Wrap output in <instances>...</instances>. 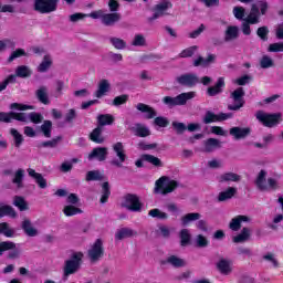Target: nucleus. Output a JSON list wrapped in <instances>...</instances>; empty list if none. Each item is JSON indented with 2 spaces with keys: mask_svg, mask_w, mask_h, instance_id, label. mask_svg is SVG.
<instances>
[{
  "mask_svg": "<svg viewBox=\"0 0 283 283\" xmlns=\"http://www.w3.org/2000/svg\"><path fill=\"white\" fill-rule=\"evenodd\" d=\"M118 21H120V13H104V15H102V23L106 25V28L116 25Z\"/></svg>",
  "mask_w": 283,
  "mask_h": 283,
  "instance_id": "24",
  "label": "nucleus"
},
{
  "mask_svg": "<svg viewBox=\"0 0 283 283\" xmlns=\"http://www.w3.org/2000/svg\"><path fill=\"white\" fill-rule=\"evenodd\" d=\"M202 218V214L200 212H190L181 217V224L182 227H187L190 222H196V220H199Z\"/></svg>",
  "mask_w": 283,
  "mask_h": 283,
  "instance_id": "40",
  "label": "nucleus"
},
{
  "mask_svg": "<svg viewBox=\"0 0 283 283\" xmlns=\"http://www.w3.org/2000/svg\"><path fill=\"white\" fill-rule=\"evenodd\" d=\"M255 185L259 191H269V186L266 185V170H260Z\"/></svg>",
  "mask_w": 283,
  "mask_h": 283,
  "instance_id": "29",
  "label": "nucleus"
},
{
  "mask_svg": "<svg viewBox=\"0 0 283 283\" xmlns=\"http://www.w3.org/2000/svg\"><path fill=\"white\" fill-rule=\"evenodd\" d=\"M178 181L170 180L169 177L163 176L155 182V193H161V196H167V193H174L178 189Z\"/></svg>",
  "mask_w": 283,
  "mask_h": 283,
  "instance_id": "3",
  "label": "nucleus"
},
{
  "mask_svg": "<svg viewBox=\"0 0 283 283\" xmlns=\"http://www.w3.org/2000/svg\"><path fill=\"white\" fill-rule=\"evenodd\" d=\"M6 251H11L8 254L9 260H17L21 256V251L17 250V243L12 241L0 242V256L3 255Z\"/></svg>",
  "mask_w": 283,
  "mask_h": 283,
  "instance_id": "13",
  "label": "nucleus"
},
{
  "mask_svg": "<svg viewBox=\"0 0 283 283\" xmlns=\"http://www.w3.org/2000/svg\"><path fill=\"white\" fill-rule=\"evenodd\" d=\"M197 51H198L197 45L189 46L179 53V57L180 59H190V56H193Z\"/></svg>",
  "mask_w": 283,
  "mask_h": 283,
  "instance_id": "55",
  "label": "nucleus"
},
{
  "mask_svg": "<svg viewBox=\"0 0 283 283\" xmlns=\"http://www.w3.org/2000/svg\"><path fill=\"white\" fill-rule=\"evenodd\" d=\"M127 101H129V95L122 94L113 99V105L114 107H120V105H126Z\"/></svg>",
  "mask_w": 283,
  "mask_h": 283,
  "instance_id": "57",
  "label": "nucleus"
},
{
  "mask_svg": "<svg viewBox=\"0 0 283 283\" xmlns=\"http://www.w3.org/2000/svg\"><path fill=\"white\" fill-rule=\"evenodd\" d=\"M10 134L13 137L14 140V145L15 147H21V145H23V135H21V133H19V130H17L15 128H11L10 129Z\"/></svg>",
  "mask_w": 283,
  "mask_h": 283,
  "instance_id": "54",
  "label": "nucleus"
},
{
  "mask_svg": "<svg viewBox=\"0 0 283 283\" xmlns=\"http://www.w3.org/2000/svg\"><path fill=\"white\" fill-rule=\"evenodd\" d=\"M224 87H227V83L224 82V77H219L213 86H209L206 91L207 96H218L224 92Z\"/></svg>",
  "mask_w": 283,
  "mask_h": 283,
  "instance_id": "17",
  "label": "nucleus"
},
{
  "mask_svg": "<svg viewBox=\"0 0 283 283\" xmlns=\"http://www.w3.org/2000/svg\"><path fill=\"white\" fill-rule=\"evenodd\" d=\"M27 171H28L30 178H34V180L40 189L48 188V179H44L43 175L41 172H36V170H34L32 168H29Z\"/></svg>",
  "mask_w": 283,
  "mask_h": 283,
  "instance_id": "23",
  "label": "nucleus"
},
{
  "mask_svg": "<svg viewBox=\"0 0 283 283\" xmlns=\"http://www.w3.org/2000/svg\"><path fill=\"white\" fill-rule=\"evenodd\" d=\"M160 266H167V264H170V266H174V269H182L185 266V260L181 258H178L177 255H170L167 259L159 261Z\"/></svg>",
  "mask_w": 283,
  "mask_h": 283,
  "instance_id": "20",
  "label": "nucleus"
},
{
  "mask_svg": "<svg viewBox=\"0 0 283 283\" xmlns=\"http://www.w3.org/2000/svg\"><path fill=\"white\" fill-rule=\"evenodd\" d=\"M220 149V140L217 138H208L205 142V151L206 154H211V151Z\"/></svg>",
  "mask_w": 283,
  "mask_h": 283,
  "instance_id": "38",
  "label": "nucleus"
},
{
  "mask_svg": "<svg viewBox=\"0 0 283 283\" xmlns=\"http://www.w3.org/2000/svg\"><path fill=\"white\" fill-rule=\"evenodd\" d=\"M249 238H251V229L245 227V228H242L239 234L233 237L232 242H234V244H240L242 242H247Z\"/></svg>",
  "mask_w": 283,
  "mask_h": 283,
  "instance_id": "31",
  "label": "nucleus"
},
{
  "mask_svg": "<svg viewBox=\"0 0 283 283\" xmlns=\"http://www.w3.org/2000/svg\"><path fill=\"white\" fill-rule=\"evenodd\" d=\"M17 83V75H8L2 82H0V93L8 90L10 84Z\"/></svg>",
  "mask_w": 283,
  "mask_h": 283,
  "instance_id": "50",
  "label": "nucleus"
},
{
  "mask_svg": "<svg viewBox=\"0 0 283 283\" xmlns=\"http://www.w3.org/2000/svg\"><path fill=\"white\" fill-rule=\"evenodd\" d=\"M107 147H95L88 154V160H97L98 163H105L107 160Z\"/></svg>",
  "mask_w": 283,
  "mask_h": 283,
  "instance_id": "16",
  "label": "nucleus"
},
{
  "mask_svg": "<svg viewBox=\"0 0 283 283\" xmlns=\"http://www.w3.org/2000/svg\"><path fill=\"white\" fill-rule=\"evenodd\" d=\"M136 109H138V112H142V114H146L145 118L147 120H151V118H155L154 125H156V127H161V128L169 127V119L167 117L157 116L158 113H156V109L154 107L145 103H138L136 105Z\"/></svg>",
  "mask_w": 283,
  "mask_h": 283,
  "instance_id": "1",
  "label": "nucleus"
},
{
  "mask_svg": "<svg viewBox=\"0 0 283 283\" xmlns=\"http://www.w3.org/2000/svg\"><path fill=\"white\" fill-rule=\"evenodd\" d=\"M240 36V29L235 25H229L224 32V41L229 43V41H235Z\"/></svg>",
  "mask_w": 283,
  "mask_h": 283,
  "instance_id": "30",
  "label": "nucleus"
},
{
  "mask_svg": "<svg viewBox=\"0 0 283 283\" xmlns=\"http://www.w3.org/2000/svg\"><path fill=\"white\" fill-rule=\"evenodd\" d=\"M21 229L24 231L25 235H29V238H36V235H39V230L32 227V221H30V219H24L22 221Z\"/></svg>",
  "mask_w": 283,
  "mask_h": 283,
  "instance_id": "26",
  "label": "nucleus"
},
{
  "mask_svg": "<svg viewBox=\"0 0 283 283\" xmlns=\"http://www.w3.org/2000/svg\"><path fill=\"white\" fill-rule=\"evenodd\" d=\"M216 59L218 56L213 53H209L207 57L199 55L192 63L193 67H209V65H213L216 63Z\"/></svg>",
  "mask_w": 283,
  "mask_h": 283,
  "instance_id": "18",
  "label": "nucleus"
},
{
  "mask_svg": "<svg viewBox=\"0 0 283 283\" xmlns=\"http://www.w3.org/2000/svg\"><path fill=\"white\" fill-rule=\"evenodd\" d=\"M107 92H109V81L102 80L98 84V90L95 92V97L103 98Z\"/></svg>",
  "mask_w": 283,
  "mask_h": 283,
  "instance_id": "39",
  "label": "nucleus"
},
{
  "mask_svg": "<svg viewBox=\"0 0 283 283\" xmlns=\"http://www.w3.org/2000/svg\"><path fill=\"white\" fill-rule=\"evenodd\" d=\"M3 233L6 238H14V231L10 228L8 222L0 223V234Z\"/></svg>",
  "mask_w": 283,
  "mask_h": 283,
  "instance_id": "53",
  "label": "nucleus"
},
{
  "mask_svg": "<svg viewBox=\"0 0 283 283\" xmlns=\"http://www.w3.org/2000/svg\"><path fill=\"white\" fill-rule=\"evenodd\" d=\"M242 222H251V218L244 214H239L231 219L229 229H231V231H240L242 229Z\"/></svg>",
  "mask_w": 283,
  "mask_h": 283,
  "instance_id": "22",
  "label": "nucleus"
},
{
  "mask_svg": "<svg viewBox=\"0 0 283 283\" xmlns=\"http://www.w3.org/2000/svg\"><path fill=\"white\" fill-rule=\"evenodd\" d=\"M192 98H196V92L190 91L187 93H181L176 97L165 96L163 97L161 101L164 105H167L168 107H177V106L187 105V102L191 101Z\"/></svg>",
  "mask_w": 283,
  "mask_h": 283,
  "instance_id": "4",
  "label": "nucleus"
},
{
  "mask_svg": "<svg viewBox=\"0 0 283 283\" xmlns=\"http://www.w3.org/2000/svg\"><path fill=\"white\" fill-rule=\"evenodd\" d=\"M150 135H151V132L149 130V128L145 126L138 125L135 130V136H138V138H147V136H150Z\"/></svg>",
  "mask_w": 283,
  "mask_h": 283,
  "instance_id": "58",
  "label": "nucleus"
},
{
  "mask_svg": "<svg viewBox=\"0 0 283 283\" xmlns=\"http://www.w3.org/2000/svg\"><path fill=\"white\" fill-rule=\"evenodd\" d=\"M229 134L233 136L234 140H244V138L251 136V128L235 126L230 128Z\"/></svg>",
  "mask_w": 283,
  "mask_h": 283,
  "instance_id": "19",
  "label": "nucleus"
},
{
  "mask_svg": "<svg viewBox=\"0 0 283 283\" xmlns=\"http://www.w3.org/2000/svg\"><path fill=\"white\" fill-rule=\"evenodd\" d=\"M63 213L64 216H66V218H72L74 216H80L81 213H83V209L76 206L69 205L63 208Z\"/></svg>",
  "mask_w": 283,
  "mask_h": 283,
  "instance_id": "41",
  "label": "nucleus"
},
{
  "mask_svg": "<svg viewBox=\"0 0 283 283\" xmlns=\"http://www.w3.org/2000/svg\"><path fill=\"white\" fill-rule=\"evenodd\" d=\"M14 207H18L19 211H28V202L21 196H15L13 198Z\"/></svg>",
  "mask_w": 283,
  "mask_h": 283,
  "instance_id": "48",
  "label": "nucleus"
},
{
  "mask_svg": "<svg viewBox=\"0 0 283 283\" xmlns=\"http://www.w3.org/2000/svg\"><path fill=\"white\" fill-rule=\"evenodd\" d=\"M229 118H233V113H219L216 114L211 111L206 112L202 124L211 125V123H222V120H229Z\"/></svg>",
  "mask_w": 283,
  "mask_h": 283,
  "instance_id": "10",
  "label": "nucleus"
},
{
  "mask_svg": "<svg viewBox=\"0 0 283 283\" xmlns=\"http://www.w3.org/2000/svg\"><path fill=\"white\" fill-rule=\"evenodd\" d=\"M122 207L128 211H133L134 213H139V211H143V202H140V197H138L136 193H126L124 196Z\"/></svg>",
  "mask_w": 283,
  "mask_h": 283,
  "instance_id": "6",
  "label": "nucleus"
},
{
  "mask_svg": "<svg viewBox=\"0 0 283 283\" xmlns=\"http://www.w3.org/2000/svg\"><path fill=\"white\" fill-rule=\"evenodd\" d=\"M25 177V170L18 169L12 179L13 185H17L18 189L23 188V178Z\"/></svg>",
  "mask_w": 283,
  "mask_h": 283,
  "instance_id": "47",
  "label": "nucleus"
},
{
  "mask_svg": "<svg viewBox=\"0 0 283 283\" xmlns=\"http://www.w3.org/2000/svg\"><path fill=\"white\" fill-rule=\"evenodd\" d=\"M176 82L181 87H196L200 83V77L196 73H185L176 77Z\"/></svg>",
  "mask_w": 283,
  "mask_h": 283,
  "instance_id": "11",
  "label": "nucleus"
},
{
  "mask_svg": "<svg viewBox=\"0 0 283 283\" xmlns=\"http://www.w3.org/2000/svg\"><path fill=\"white\" fill-rule=\"evenodd\" d=\"M88 138L92 143H95L96 145H103L105 143V137L103 136V127L97 126L96 128H94L88 135Z\"/></svg>",
  "mask_w": 283,
  "mask_h": 283,
  "instance_id": "25",
  "label": "nucleus"
},
{
  "mask_svg": "<svg viewBox=\"0 0 283 283\" xmlns=\"http://www.w3.org/2000/svg\"><path fill=\"white\" fill-rule=\"evenodd\" d=\"M109 43L115 50H125L127 48V42L119 38H109Z\"/></svg>",
  "mask_w": 283,
  "mask_h": 283,
  "instance_id": "51",
  "label": "nucleus"
},
{
  "mask_svg": "<svg viewBox=\"0 0 283 283\" xmlns=\"http://www.w3.org/2000/svg\"><path fill=\"white\" fill-rule=\"evenodd\" d=\"M10 76H15V78H30V76H32V70L28 65H19L15 69V74H10Z\"/></svg>",
  "mask_w": 283,
  "mask_h": 283,
  "instance_id": "28",
  "label": "nucleus"
},
{
  "mask_svg": "<svg viewBox=\"0 0 283 283\" xmlns=\"http://www.w3.org/2000/svg\"><path fill=\"white\" fill-rule=\"evenodd\" d=\"M148 216H150V218H157V220H167V218H169V214H167L166 212H163L158 208L149 210Z\"/></svg>",
  "mask_w": 283,
  "mask_h": 283,
  "instance_id": "52",
  "label": "nucleus"
},
{
  "mask_svg": "<svg viewBox=\"0 0 283 283\" xmlns=\"http://www.w3.org/2000/svg\"><path fill=\"white\" fill-rule=\"evenodd\" d=\"M61 140H63V137L57 136L52 138L51 140L41 142L40 144H38V149L48 148V147H50L51 149H54L59 147V143H61Z\"/></svg>",
  "mask_w": 283,
  "mask_h": 283,
  "instance_id": "35",
  "label": "nucleus"
},
{
  "mask_svg": "<svg viewBox=\"0 0 283 283\" xmlns=\"http://www.w3.org/2000/svg\"><path fill=\"white\" fill-rule=\"evenodd\" d=\"M52 67V60L50 59V55H44L42 62L38 66V72H48Z\"/></svg>",
  "mask_w": 283,
  "mask_h": 283,
  "instance_id": "49",
  "label": "nucleus"
},
{
  "mask_svg": "<svg viewBox=\"0 0 283 283\" xmlns=\"http://www.w3.org/2000/svg\"><path fill=\"white\" fill-rule=\"evenodd\" d=\"M142 160H144V163H149L153 167H163V160L154 155L144 154L142 155Z\"/></svg>",
  "mask_w": 283,
  "mask_h": 283,
  "instance_id": "42",
  "label": "nucleus"
},
{
  "mask_svg": "<svg viewBox=\"0 0 283 283\" xmlns=\"http://www.w3.org/2000/svg\"><path fill=\"white\" fill-rule=\"evenodd\" d=\"M217 270L221 275H230V273L233 271L231 268V261L227 259H220L217 263Z\"/></svg>",
  "mask_w": 283,
  "mask_h": 283,
  "instance_id": "27",
  "label": "nucleus"
},
{
  "mask_svg": "<svg viewBox=\"0 0 283 283\" xmlns=\"http://www.w3.org/2000/svg\"><path fill=\"white\" fill-rule=\"evenodd\" d=\"M29 118L33 125H40V123H43V115L41 113L31 112L29 113Z\"/></svg>",
  "mask_w": 283,
  "mask_h": 283,
  "instance_id": "61",
  "label": "nucleus"
},
{
  "mask_svg": "<svg viewBox=\"0 0 283 283\" xmlns=\"http://www.w3.org/2000/svg\"><path fill=\"white\" fill-rule=\"evenodd\" d=\"M258 36L261 41H269V27H261L256 30Z\"/></svg>",
  "mask_w": 283,
  "mask_h": 283,
  "instance_id": "64",
  "label": "nucleus"
},
{
  "mask_svg": "<svg viewBox=\"0 0 283 283\" xmlns=\"http://www.w3.org/2000/svg\"><path fill=\"white\" fill-rule=\"evenodd\" d=\"M179 238L180 247H189V244H191V233H189L188 229L180 230Z\"/></svg>",
  "mask_w": 283,
  "mask_h": 283,
  "instance_id": "44",
  "label": "nucleus"
},
{
  "mask_svg": "<svg viewBox=\"0 0 283 283\" xmlns=\"http://www.w3.org/2000/svg\"><path fill=\"white\" fill-rule=\"evenodd\" d=\"M35 96L43 105H50V97H48V87L41 86L36 92Z\"/></svg>",
  "mask_w": 283,
  "mask_h": 283,
  "instance_id": "37",
  "label": "nucleus"
},
{
  "mask_svg": "<svg viewBox=\"0 0 283 283\" xmlns=\"http://www.w3.org/2000/svg\"><path fill=\"white\" fill-rule=\"evenodd\" d=\"M255 116L263 127H276V125H280V120H282V114L280 113L269 114L258 111Z\"/></svg>",
  "mask_w": 283,
  "mask_h": 283,
  "instance_id": "5",
  "label": "nucleus"
},
{
  "mask_svg": "<svg viewBox=\"0 0 283 283\" xmlns=\"http://www.w3.org/2000/svg\"><path fill=\"white\" fill-rule=\"evenodd\" d=\"M238 193V189L233 187H229L227 190L219 192L218 195V201L219 202H227V200H231L233 196Z\"/></svg>",
  "mask_w": 283,
  "mask_h": 283,
  "instance_id": "33",
  "label": "nucleus"
},
{
  "mask_svg": "<svg viewBox=\"0 0 283 283\" xmlns=\"http://www.w3.org/2000/svg\"><path fill=\"white\" fill-rule=\"evenodd\" d=\"M169 8H174V4H171L170 1H164L159 4H156L155 8L153 9L154 14L153 17L148 18V22L151 23L156 21V19H160V17H164L165 12H167Z\"/></svg>",
  "mask_w": 283,
  "mask_h": 283,
  "instance_id": "15",
  "label": "nucleus"
},
{
  "mask_svg": "<svg viewBox=\"0 0 283 283\" xmlns=\"http://www.w3.org/2000/svg\"><path fill=\"white\" fill-rule=\"evenodd\" d=\"M40 132H42L44 138H52V120L45 119L40 126Z\"/></svg>",
  "mask_w": 283,
  "mask_h": 283,
  "instance_id": "45",
  "label": "nucleus"
},
{
  "mask_svg": "<svg viewBox=\"0 0 283 283\" xmlns=\"http://www.w3.org/2000/svg\"><path fill=\"white\" fill-rule=\"evenodd\" d=\"M88 260L92 264L102 260L105 256V248L103 247V240L96 239L87 251Z\"/></svg>",
  "mask_w": 283,
  "mask_h": 283,
  "instance_id": "7",
  "label": "nucleus"
},
{
  "mask_svg": "<svg viewBox=\"0 0 283 283\" xmlns=\"http://www.w3.org/2000/svg\"><path fill=\"white\" fill-rule=\"evenodd\" d=\"M106 125H114V115L101 114L97 116V127H105Z\"/></svg>",
  "mask_w": 283,
  "mask_h": 283,
  "instance_id": "36",
  "label": "nucleus"
},
{
  "mask_svg": "<svg viewBox=\"0 0 283 283\" xmlns=\"http://www.w3.org/2000/svg\"><path fill=\"white\" fill-rule=\"evenodd\" d=\"M244 88L243 87H238L235 88L231 94L230 98H232L234 104L228 105V109L230 112H238L239 109H242L244 107Z\"/></svg>",
  "mask_w": 283,
  "mask_h": 283,
  "instance_id": "9",
  "label": "nucleus"
},
{
  "mask_svg": "<svg viewBox=\"0 0 283 283\" xmlns=\"http://www.w3.org/2000/svg\"><path fill=\"white\" fill-rule=\"evenodd\" d=\"M113 151L116 154L118 159H113L111 160V165L113 167H123V163L127 160V154H125V146L123 145L122 142H117L113 145Z\"/></svg>",
  "mask_w": 283,
  "mask_h": 283,
  "instance_id": "12",
  "label": "nucleus"
},
{
  "mask_svg": "<svg viewBox=\"0 0 283 283\" xmlns=\"http://www.w3.org/2000/svg\"><path fill=\"white\" fill-rule=\"evenodd\" d=\"M6 48H10L11 50H14L17 48V43L10 39L0 40V52H3Z\"/></svg>",
  "mask_w": 283,
  "mask_h": 283,
  "instance_id": "62",
  "label": "nucleus"
},
{
  "mask_svg": "<svg viewBox=\"0 0 283 283\" xmlns=\"http://www.w3.org/2000/svg\"><path fill=\"white\" fill-rule=\"evenodd\" d=\"M132 45H134L135 48H144V45H147V40H145V35L143 34H136Z\"/></svg>",
  "mask_w": 283,
  "mask_h": 283,
  "instance_id": "60",
  "label": "nucleus"
},
{
  "mask_svg": "<svg viewBox=\"0 0 283 283\" xmlns=\"http://www.w3.org/2000/svg\"><path fill=\"white\" fill-rule=\"evenodd\" d=\"M6 216H9V218H17V211L12 206H0V218H6Z\"/></svg>",
  "mask_w": 283,
  "mask_h": 283,
  "instance_id": "46",
  "label": "nucleus"
},
{
  "mask_svg": "<svg viewBox=\"0 0 283 283\" xmlns=\"http://www.w3.org/2000/svg\"><path fill=\"white\" fill-rule=\"evenodd\" d=\"M10 109H17L18 112H28V109H34V106L21 103L10 104Z\"/></svg>",
  "mask_w": 283,
  "mask_h": 283,
  "instance_id": "59",
  "label": "nucleus"
},
{
  "mask_svg": "<svg viewBox=\"0 0 283 283\" xmlns=\"http://www.w3.org/2000/svg\"><path fill=\"white\" fill-rule=\"evenodd\" d=\"M81 264H83V252L73 253L71 259L64 262L63 280L67 281V277H70V275L78 273Z\"/></svg>",
  "mask_w": 283,
  "mask_h": 283,
  "instance_id": "2",
  "label": "nucleus"
},
{
  "mask_svg": "<svg viewBox=\"0 0 283 283\" xmlns=\"http://www.w3.org/2000/svg\"><path fill=\"white\" fill-rule=\"evenodd\" d=\"M12 120L28 123V115L25 113L17 112H0V123H12Z\"/></svg>",
  "mask_w": 283,
  "mask_h": 283,
  "instance_id": "14",
  "label": "nucleus"
},
{
  "mask_svg": "<svg viewBox=\"0 0 283 283\" xmlns=\"http://www.w3.org/2000/svg\"><path fill=\"white\" fill-rule=\"evenodd\" d=\"M21 56H28L25 49H17L13 51L10 56L8 57V63H12L15 59H21Z\"/></svg>",
  "mask_w": 283,
  "mask_h": 283,
  "instance_id": "56",
  "label": "nucleus"
},
{
  "mask_svg": "<svg viewBox=\"0 0 283 283\" xmlns=\"http://www.w3.org/2000/svg\"><path fill=\"white\" fill-rule=\"evenodd\" d=\"M240 175L235 172H226L219 177V182H240Z\"/></svg>",
  "mask_w": 283,
  "mask_h": 283,
  "instance_id": "43",
  "label": "nucleus"
},
{
  "mask_svg": "<svg viewBox=\"0 0 283 283\" xmlns=\"http://www.w3.org/2000/svg\"><path fill=\"white\" fill-rule=\"evenodd\" d=\"M137 235V232L130 228H122L115 233V240H125V238H134Z\"/></svg>",
  "mask_w": 283,
  "mask_h": 283,
  "instance_id": "34",
  "label": "nucleus"
},
{
  "mask_svg": "<svg viewBox=\"0 0 283 283\" xmlns=\"http://www.w3.org/2000/svg\"><path fill=\"white\" fill-rule=\"evenodd\" d=\"M196 244L199 249H205L209 247V239L202 234H198L196 239Z\"/></svg>",
  "mask_w": 283,
  "mask_h": 283,
  "instance_id": "63",
  "label": "nucleus"
},
{
  "mask_svg": "<svg viewBox=\"0 0 283 283\" xmlns=\"http://www.w3.org/2000/svg\"><path fill=\"white\" fill-rule=\"evenodd\" d=\"M269 11V2L266 0H259L251 6L250 14H254L256 17H260V14L264 15Z\"/></svg>",
  "mask_w": 283,
  "mask_h": 283,
  "instance_id": "21",
  "label": "nucleus"
},
{
  "mask_svg": "<svg viewBox=\"0 0 283 283\" xmlns=\"http://www.w3.org/2000/svg\"><path fill=\"white\" fill-rule=\"evenodd\" d=\"M102 196L99 198L101 205H107L109 201V196H112V189L109 188V181L102 184Z\"/></svg>",
  "mask_w": 283,
  "mask_h": 283,
  "instance_id": "32",
  "label": "nucleus"
},
{
  "mask_svg": "<svg viewBox=\"0 0 283 283\" xmlns=\"http://www.w3.org/2000/svg\"><path fill=\"white\" fill-rule=\"evenodd\" d=\"M59 8V0H35L34 10L40 12V14H50L51 12H56Z\"/></svg>",
  "mask_w": 283,
  "mask_h": 283,
  "instance_id": "8",
  "label": "nucleus"
}]
</instances>
